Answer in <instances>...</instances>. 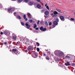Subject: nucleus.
<instances>
[{"instance_id":"nucleus-23","label":"nucleus","mask_w":75,"mask_h":75,"mask_svg":"<svg viewBox=\"0 0 75 75\" xmlns=\"http://www.w3.org/2000/svg\"><path fill=\"white\" fill-rule=\"evenodd\" d=\"M28 21H29V22H30V23H33V21L32 19H31L30 20H29Z\"/></svg>"},{"instance_id":"nucleus-24","label":"nucleus","mask_w":75,"mask_h":75,"mask_svg":"<svg viewBox=\"0 0 75 75\" xmlns=\"http://www.w3.org/2000/svg\"><path fill=\"white\" fill-rule=\"evenodd\" d=\"M45 25H46L47 26H48V23H47V21L45 22Z\"/></svg>"},{"instance_id":"nucleus-36","label":"nucleus","mask_w":75,"mask_h":75,"mask_svg":"<svg viewBox=\"0 0 75 75\" xmlns=\"http://www.w3.org/2000/svg\"><path fill=\"white\" fill-rule=\"evenodd\" d=\"M24 1L25 3H27L28 1V0H24Z\"/></svg>"},{"instance_id":"nucleus-12","label":"nucleus","mask_w":75,"mask_h":75,"mask_svg":"<svg viewBox=\"0 0 75 75\" xmlns=\"http://www.w3.org/2000/svg\"><path fill=\"white\" fill-rule=\"evenodd\" d=\"M45 15L47 16L49 14V12H48V11H45Z\"/></svg>"},{"instance_id":"nucleus-38","label":"nucleus","mask_w":75,"mask_h":75,"mask_svg":"<svg viewBox=\"0 0 75 75\" xmlns=\"http://www.w3.org/2000/svg\"><path fill=\"white\" fill-rule=\"evenodd\" d=\"M39 23H40V21H38L37 24L38 25H39Z\"/></svg>"},{"instance_id":"nucleus-37","label":"nucleus","mask_w":75,"mask_h":75,"mask_svg":"<svg viewBox=\"0 0 75 75\" xmlns=\"http://www.w3.org/2000/svg\"><path fill=\"white\" fill-rule=\"evenodd\" d=\"M43 54L44 56H46V54L44 52L43 53Z\"/></svg>"},{"instance_id":"nucleus-14","label":"nucleus","mask_w":75,"mask_h":75,"mask_svg":"<svg viewBox=\"0 0 75 75\" xmlns=\"http://www.w3.org/2000/svg\"><path fill=\"white\" fill-rule=\"evenodd\" d=\"M28 15L29 17V18H31V14L29 13H28Z\"/></svg>"},{"instance_id":"nucleus-31","label":"nucleus","mask_w":75,"mask_h":75,"mask_svg":"<svg viewBox=\"0 0 75 75\" xmlns=\"http://www.w3.org/2000/svg\"><path fill=\"white\" fill-rule=\"evenodd\" d=\"M14 15L15 16H17V13L16 12L14 13Z\"/></svg>"},{"instance_id":"nucleus-28","label":"nucleus","mask_w":75,"mask_h":75,"mask_svg":"<svg viewBox=\"0 0 75 75\" xmlns=\"http://www.w3.org/2000/svg\"><path fill=\"white\" fill-rule=\"evenodd\" d=\"M70 20H71V21H74V20H75V18H70Z\"/></svg>"},{"instance_id":"nucleus-7","label":"nucleus","mask_w":75,"mask_h":75,"mask_svg":"<svg viewBox=\"0 0 75 75\" xmlns=\"http://www.w3.org/2000/svg\"><path fill=\"white\" fill-rule=\"evenodd\" d=\"M58 55L60 57H61V56H62V55H64V54H63V53H62V52H60L59 53Z\"/></svg>"},{"instance_id":"nucleus-19","label":"nucleus","mask_w":75,"mask_h":75,"mask_svg":"<svg viewBox=\"0 0 75 75\" xmlns=\"http://www.w3.org/2000/svg\"><path fill=\"white\" fill-rule=\"evenodd\" d=\"M13 38L14 40H16L17 39V37H16V36H14L13 37Z\"/></svg>"},{"instance_id":"nucleus-21","label":"nucleus","mask_w":75,"mask_h":75,"mask_svg":"<svg viewBox=\"0 0 75 75\" xmlns=\"http://www.w3.org/2000/svg\"><path fill=\"white\" fill-rule=\"evenodd\" d=\"M34 28H36L37 27V25H36V23H34Z\"/></svg>"},{"instance_id":"nucleus-4","label":"nucleus","mask_w":75,"mask_h":75,"mask_svg":"<svg viewBox=\"0 0 75 75\" xmlns=\"http://www.w3.org/2000/svg\"><path fill=\"white\" fill-rule=\"evenodd\" d=\"M40 29L41 31H45L47 30V28H44L42 26L40 28Z\"/></svg>"},{"instance_id":"nucleus-43","label":"nucleus","mask_w":75,"mask_h":75,"mask_svg":"<svg viewBox=\"0 0 75 75\" xmlns=\"http://www.w3.org/2000/svg\"><path fill=\"white\" fill-rule=\"evenodd\" d=\"M1 35H3V32H1Z\"/></svg>"},{"instance_id":"nucleus-3","label":"nucleus","mask_w":75,"mask_h":75,"mask_svg":"<svg viewBox=\"0 0 75 75\" xmlns=\"http://www.w3.org/2000/svg\"><path fill=\"white\" fill-rule=\"evenodd\" d=\"M32 56L33 58H37L38 56L37 55V53L36 52H34L32 54Z\"/></svg>"},{"instance_id":"nucleus-11","label":"nucleus","mask_w":75,"mask_h":75,"mask_svg":"<svg viewBox=\"0 0 75 75\" xmlns=\"http://www.w3.org/2000/svg\"><path fill=\"white\" fill-rule=\"evenodd\" d=\"M53 24L54 25H58V23H57V22L55 21L53 22Z\"/></svg>"},{"instance_id":"nucleus-42","label":"nucleus","mask_w":75,"mask_h":75,"mask_svg":"<svg viewBox=\"0 0 75 75\" xmlns=\"http://www.w3.org/2000/svg\"><path fill=\"white\" fill-rule=\"evenodd\" d=\"M57 60L58 61H61V60L59 59H57Z\"/></svg>"},{"instance_id":"nucleus-45","label":"nucleus","mask_w":75,"mask_h":75,"mask_svg":"<svg viewBox=\"0 0 75 75\" xmlns=\"http://www.w3.org/2000/svg\"><path fill=\"white\" fill-rule=\"evenodd\" d=\"M42 21H41L40 22V24H42Z\"/></svg>"},{"instance_id":"nucleus-53","label":"nucleus","mask_w":75,"mask_h":75,"mask_svg":"<svg viewBox=\"0 0 75 75\" xmlns=\"http://www.w3.org/2000/svg\"><path fill=\"white\" fill-rule=\"evenodd\" d=\"M12 0L14 1V0Z\"/></svg>"},{"instance_id":"nucleus-52","label":"nucleus","mask_w":75,"mask_h":75,"mask_svg":"<svg viewBox=\"0 0 75 75\" xmlns=\"http://www.w3.org/2000/svg\"><path fill=\"white\" fill-rule=\"evenodd\" d=\"M45 17H47L45 16Z\"/></svg>"},{"instance_id":"nucleus-6","label":"nucleus","mask_w":75,"mask_h":75,"mask_svg":"<svg viewBox=\"0 0 75 75\" xmlns=\"http://www.w3.org/2000/svg\"><path fill=\"white\" fill-rule=\"evenodd\" d=\"M25 25L27 27V28L28 29H29V28H30L31 26L28 24L27 23H26L25 24Z\"/></svg>"},{"instance_id":"nucleus-16","label":"nucleus","mask_w":75,"mask_h":75,"mask_svg":"<svg viewBox=\"0 0 75 75\" xmlns=\"http://www.w3.org/2000/svg\"><path fill=\"white\" fill-rule=\"evenodd\" d=\"M34 2L33 1H30L29 2V4L30 5H31V6L33 4Z\"/></svg>"},{"instance_id":"nucleus-49","label":"nucleus","mask_w":75,"mask_h":75,"mask_svg":"<svg viewBox=\"0 0 75 75\" xmlns=\"http://www.w3.org/2000/svg\"><path fill=\"white\" fill-rule=\"evenodd\" d=\"M45 6H47V4H46L45 5Z\"/></svg>"},{"instance_id":"nucleus-2","label":"nucleus","mask_w":75,"mask_h":75,"mask_svg":"<svg viewBox=\"0 0 75 75\" xmlns=\"http://www.w3.org/2000/svg\"><path fill=\"white\" fill-rule=\"evenodd\" d=\"M27 49L28 51H33L34 50V48L31 46H29L28 47Z\"/></svg>"},{"instance_id":"nucleus-32","label":"nucleus","mask_w":75,"mask_h":75,"mask_svg":"<svg viewBox=\"0 0 75 75\" xmlns=\"http://www.w3.org/2000/svg\"><path fill=\"white\" fill-rule=\"evenodd\" d=\"M46 8H47V10H50V8H49V6H46Z\"/></svg>"},{"instance_id":"nucleus-22","label":"nucleus","mask_w":75,"mask_h":75,"mask_svg":"<svg viewBox=\"0 0 75 75\" xmlns=\"http://www.w3.org/2000/svg\"><path fill=\"white\" fill-rule=\"evenodd\" d=\"M18 18H19V19H20L21 20V17L20 16V15H18Z\"/></svg>"},{"instance_id":"nucleus-20","label":"nucleus","mask_w":75,"mask_h":75,"mask_svg":"<svg viewBox=\"0 0 75 75\" xmlns=\"http://www.w3.org/2000/svg\"><path fill=\"white\" fill-rule=\"evenodd\" d=\"M36 44L37 47H39L40 46V44L38 42H36Z\"/></svg>"},{"instance_id":"nucleus-10","label":"nucleus","mask_w":75,"mask_h":75,"mask_svg":"<svg viewBox=\"0 0 75 75\" xmlns=\"http://www.w3.org/2000/svg\"><path fill=\"white\" fill-rule=\"evenodd\" d=\"M37 7L38 8H40L41 7V5L40 4H38L37 5Z\"/></svg>"},{"instance_id":"nucleus-33","label":"nucleus","mask_w":75,"mask_h":75,"mask_svg":"<svg viewBox=\"0 0 75 75\" xmlns=\"http://www.w3.org/2000/svg\"><path fill=\"white\" fill-rule=\"evenodd\" d=\"M4 33L6 35V34H7V32L6 31H5L4 32Z\"/></svg>"},{"instance_id":"nucleus-41","label":"nucleus","mask_w":75,"mask_h":75,"mask_svg":"<svg viewBox=\"0 0 75 75\" xmlns=\"http://www.w3.org/2000/svg\"><path fill=\"white\" fill-rule=\"evenodd\" d=\"M35 30H39V28H36Z\"/></svg>"},{"instance_id":"nucleus-25","label":"nucleus","mask_w":75,"mask_h":75,"mask_svg":"<svg viewBox=\"0 0 75 75\" xmlns=\"http://www.w3.org/2000/svg\"><path fill=\"white\" fill-rule=\"evenodd\" d=\"M46 59H47V60H50V58H49V57L48 56L46 57Z\"/></svg>"},{"instance_id":"nucleus-9","label":"nucleus","mask_w":75,"mask_h":75,"mask_svg":"<svg viewBox=\"0 0 75 75\" xmlns=\"http://www.w3.org/2000/svg\"><path fill=\"white\" fill-rule=\"evenodd\" d=\"M23 17L24 19H25V21H27L28 20V19H27V18H26V15H23Z\"/></svg>"},{"instance_id":"nucleus-27","label":"nucleus","mask_w":75,"mask_h":75,"mask_svg":"<svg viewBox=\"0 0 75 75\" xmlns=\"http://www.w3.org/2000/svg\"><path fill=\"white\" fill-rule=\"evenodd\" d=\"M36 50H37L38 52H39V51H40V49L38 47H37V48Z\"/></svg>"},{"instance_id":"nucleus-47","label":"nucleus","mask_w":75,"mask_h":75,"mask_svg":"<svg viewBox=\"0 0 75 75\" xmlns=\"http://www.w3.org/2000/svg\"><path fill=\"white\" fill-rule=\"evenodd\" d=\"M53 27H55V25H53Z\"/></svg>"},{"instance_id":"nucleus-29","label":"nucleus","mask_w":75,"mask_h":75,"mask_svg":"<svg viewBox=\"0 0 75 75\" xmlns=\"http://www.w3.org/2000/svg\"><path fill=\"white\" fill-rule=\"evenodd\" d=\"M21 24L22 25H23V26H24L25 25L24 23L23 22H21Z\"/></svg>"},{"instance_id":"nucleus-13","label":"nucleus","mask_w":75,"mask_h":75,"mask_svg":"<svg viewBox=\"0 0 75 75\" xmlns=\"http://www.w3.org/2000/svg\"><path fill=\"white\" fill-rule=\"evenodd\" d=\"M10 13H11V12L10 11H11L12 12L14 11V8H10Z\"/></svg>"},{"instance_id":"nucleus-40","label":"nucleus","mask_w":75,"mask_h":75,"mask_svg":"<svg viewBox=\"0 0 75 75\" xmlns=\"http://www.w3.org/2000/svg\"><path fill=\"white\" fill-rule=\"evenodd\" d=\"M38 2H40L41 1V0H36Z\"/></svg>"},{"instance_id":"nucleus-46","label":"nucleus","mask_w":75,"mask_h":75,"mask_svg":"<svg viewBox=\"0 0 75 75\" xmlns=\"http://www.w3.org/2000/svg\"><path fill=\"white\" fill-rule=\"evenodd\" d=\"M72 65L73 66H75V63H73Z\"/></svg>"},{"instance_id":"nucleus-1","label":"nucleus","mask_w":75,"mask_h":75,"mask_svg":"<svg viewBox=\"0 0 75 75\" xmlns=\"http://www.w3.org/2000/svg\"><path fill=\"white\" fill-rule=\"evenodd\" d=\"M58 13L57 12V11H55L53 12V13H51L50 14L52 16H53V17H57V14H58Z\"/></svg>"},{"instance_id":"nucleus-26","label":"nucleus","mask_w":75,"mask_h":75,"mask_svg":"<svg viewBox=\"0 0 75 75\" xmlns=\"http://www.w3.org/2000/svg\"><path fill=\"white\" fill-rule=\"evenodd\" d=\"M65 58L66 59L67 58L68 59H69V58H70V57H69V56H66L65 57Z\"/></svg>"},{"instance_id":"nucleus-5","label":"nucleus","mask_w":75,"mask_h":75,"mask_svg":"<svg viewBox=\"0 0 75 75\" xmlns=\"http://www.w3.org/2000/svg\"><path fill=\"white\" fill-rule=\"evenodd\" d=\"M59 16L60 17V18L61 21H65V18L64 16L61 15Z\"/></svg>"},{"instance_id":"nucleus-51","label":"nucleus","mask_w":75,"mask_h":75,"mask_svg":"<svg viewBox=\"0 0 75 75\" xmlns=\"http://www.w3.org/2000/svg\"><path fill=\"white\" fill-rule=\"evenodd\" d=\"M8 11H10V9H8Z\"/></svg>"},{"instance_id":"nucleus-8","label":"nucleus","mask_w":75,"mask_h":75,"mask_svg":"<svg viewBox=\"0 0 75 75\" xmlns=\"http://www.w3.org/2000/svg\"><path fill=\"white\" fill-rule=\"evenodd\" d=\"M65 65L66 66H70L71 64L68 62H67L66 63H65Z\"/></svg>"},{"instance_id":"nucleus-39","label":"nucleus","mask_w":75,"mask_h":75,"mask_svg":"<svg viewBox=\"0 0 75 75\" xmlns=\"http://www.w3.org/2000/svg\"><path fill=\"white\" fill-rule=\"evenodd\" d=\"M22 0H18V2H21Z\"/></svg>"},{"instance_id":"nucleus-48","label":"nucleus","mask_w":75,"mask_h":75,"mask_svg":"<svg viewBox=\"0 0 75 75\" xmlns=\"http://www.w3.org/2000/svg\"><path fill=\"white\" fill-rule=\"evenodd\" d=\"M4 44H5V45H6V44H7V43L6 42H5L4 43Z\"/></svg>"},{"instance_id":"nucleus-50","label":"nucleus","mask_w":75,"mask_h":75,"mask_svg":"<svg viewBox=\"0 0 75 75\" xmlns=\"http://www.w3.org/2000/svg\"><path fill=\"white\" fill-rule=\"evenodd\" d=\"M18 44H20V42H18Z\"/></svg>"},{"instance_id":"nucleus-34","label":"nucleus","mask_w":75,"mask_h":75,"mask_svg":"<svg viewBox=\"0 0 75 75\" xmlns=\"http://www.w3.org/2000/svg\"><path fill=\"white\" fill-rule=\"evenodd\" d=\"M44 12H45L44 10H41V13H44Z\"/></svg>"},{"instance_id":"nucleus-30","label":"nucleus","mask_w":75,"mask_h":75,"mask_svg":"<svg viewBox=\"0 0 75 75\" xmlns=\"http://www.w3.org/2000/svg\"><path fill=\"white\" fill-rule=\"evenodd\" d=\"M55 21L57 23L58 22H59V19H58V18Z\"/></svg>"},{"instance_id":"nucleus-15","label":"nucleus","mask_w":75,"mask_h":75,"mask_svg":"<svg viewBox=\"0 0 75 75\" xmlns=\"http://www.w3.org/2000/svg\"><path fill=\"white\" fill-rule=\"evenodd\" d=\"M12 51L14 52H17V49H13L12 50Z\"/></svg>"},{"instance_id":"nucleus-44","label":"nucleus","mask_w":75,"mask_h":75,"mask_svg":"<svg viewBox=\"0 0 75 75\" xmlns=\"http://www.w3.org/2000/svg\"><path fill=\"white\" fill-rule=\"evenodd\" d=\"M25 52H28V50H25Z\"/></svg>"},{"instance_id":"nucleus-35","label":"nucleus","mask_w":75,"mask_h":75,"mask_svg":"<svg viewBox=\"0 0 75 75\" xmlns=\"http://www.w3.org/2000/svg\"><path fill=\"white\" fill-rule=\"evenodd\" d=\"M49 25H52V22H50L49 23Z\"/></svg>"},{"instance_id":"nucleus-17","label":"nucleus","mask_w":75,"mask_h":75,"mask_svg":"<svg viewBox=\"0 0 75 75\" xmlns=\"http://www.w3.org/2000/svg\"><path fill=\"white\" fill-rule=\"evenodd\" d=\"M54 53L56 54H59V51H56L54 52Z\"/></svg>"},{"instance_id":"nucleus-18","label":"nucleus","mask_w":75,"mask_h":75,"mask_svg":"<svg viewBox=\"0 0 75 75\" xmlns=\"http://www.w3.org/2000/svg\"><path fill=\"white\" fill-rule=\"evenodd\" d=\"M56 10H57V11H58V12H61V10L59 9L58 8H57L56 9Z\"/></svg>"}]
</instances>
